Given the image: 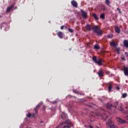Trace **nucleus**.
Returning a JSON list of instances; mask_svg holds the SVG:
<instances>
[{"label": "nucleus", "instance_id": "nucleus-1", "mask_svg": "<svg viewBox=\"0 0 128 128\" xmlns=\"http://www.w3.org/2000/svg\"><path fill=\"white\" fill-rule=\"evenodd\" d=\"M86 28L88 30H93L94 32H96V34L98 36H101V34H102V30H100V28H98V26H94V27H92V28L90 25L87 24Z\"/></svg>", "mask_w": 128, "mask_h": 128}, {"label": "nucleus", "instance_id": "nucleus-2", "mask_svg": "<svg viewBox=\"0 0 128 128\" xmlns=\"http://www.w3.org/2000/svg\"><path fill=\"white\" fill-rule=\"evenodd\" d=\"M92 60L96 64H98V66H102V60L100 58L98 59L96 56H93Z\"/></svg>", "mask_w": 128, "mask_h": 128}, {"label": "nucleus", "instance_id": "nucleus-3", "mask_svg": "<svg viewBox=\"0 0 128 128\" xmlns=\"http://www.w3.org/2000/svg\"><path fill=\"white\" fill-rule=\"evenodd\" d=\"M106 125L108 126L110 128H118V126L114 125V122L112 120H109L108 122H106Z\"/></svg>", "mask_w": 128, "mask_h": 128}, {"label": "nucleus", "instance_id": "nucleus-4", "mask_svg": "<svg viewBox=\"0 0 128 128\" xmlns=\"http://www.w3.org/2000/svg\"><path fill=\"white\" fill-rule=\"evenodd\" d=\"M81 12H82V18H88V14L86 13V12L81 10Z\"/></svg>", "mask_w": 128, "mask_h": 128}, {"label": "nucleus", "instance_id": "nucleus-5", "mask_svg": "<svg viewBox=\"0 0 128 128\" xmlns=\"http://www.w3.org/2000/svg\"><path fill=\"white\" fill-rule=\"evenodd\" d=\"M117 122H118L120 124H126V121L119 118H117Z\"/></svg>", "mask_w": 128, "mask_h": 128}, {"label": "nucleus", "instance_id": "nucleus-6", "mask_svg": "<svg viewBox=\"0 0 128 128\" xmlns=\"http://www.w3.org/2000/svg\"><path fill=\"white\" fill-rule=\"evenodd\" d=\"M72 6H74V8H78V2H76L75 0H72L71 2Z\"/></svg>", "mask_w": 128, "mask_h": 128}, {"label": "nucleus", "instance_id": "nucleus-7", "mask_svg": "<svg viewBox=\"0 0 128 128\" xmlns=\"http://www.w3.org/2000/svg\"><path fill=\"white\" fill-rule=\"evenodd\" d=\"M71 124L70 120H67L64 122H62L60 124V126H62V124Z\"/></svg>", "mask_w": 128, "mask_h": 128}, {"label": "nucleus", "instance_id": "nucleus-8", "mask_svg": "<svg viewBox=\"0 0 128 128\" xmlns=\"http://www.w3.org/2000/svg\"><path fill=\"white\" fill-rule=\"evenodd\" d=\"M115 30H116V32H117L118 34H120V27H118V26H115Z\"/></svg>", "mask_w": 128, "mask_h": 128}, {"label": "nucleus", "instance_id": "nucleus-9", "mask_svg": "<svg viewBox=\"0 0 128 128\" xmlns=\"http://www.w3.org/2000/svg\"><path fill=\"white\" fill-rule=\"evenodd\" d=\"M124 73L125 76H128V68L124 67Z\"/></svg>", "mask_w": 128, "mask_h": 128}, {"label": "nucleus", "instance_id": "nucleus-10", "mask_svg": "<svg viewBox=\"0 0 128 128\" xmlns=\"http://www.w3.org/2000/svg\"><path fill=\"white\" fill-rule=\"evenodd\" d=\"M97 74H98L99 76H101V77L104 76V71L103 70H100Z\"/></svg>", "mask_w": 128, "mask_h": 128}, {"label": "nucleus", "instance_id": "nucleus-11", "mask_svg": "<svg viewBox=\"0 0 128 128\" xmlns=\"http://www.w3.org/2000/svg\"><path fill=\"white\" fill-rule=\"evenodd\" d=\"M102 118L104 120H106V118H108V116L106 115V114H102L101 115Z\"/></svg>", "mask_w": 128, "mask_h": 128}, {"label": "nucleus", "instance_id": "nucleus-12", "mask_svg": "<svg viewBox=\"0 0 128 128\" xmlns=\"http://www.w3.org/2000/svg\"><path fill=\"white\" fill-rule=\"evenodd\" d=\"M58 36H59V38H63V35H62V32H58V34H57Z\"/></svg>", "mask_w": 128, "mask_h": 128}, {"label": "nucleus", "instance_id": "nucleus-13", "mask_svg": "<svg viewBox=\"0 0 128 128\" xmlns=\"http://www.w3.org/2000/svg\"><path fill=\"white\" fill-rule=\"evenodd\" d=\"M12 8H14V6H10L8 7L7 8L6 12H10V10H12Z\"/></svg>", "mask_w": 128, "mask_h": 128}, {"label": "nucleus", "instance_id": "nucleus-14", "mask_svg": "<svg viewBox=\"0 0 128 128\" xmlns=\"http://www.w3.org/2000/svg\"><path fill=\"white\" fill-rule=\"evenodd\" d=\"M110 44L112 46H114V47H116V46H118V43L116 42H111L110 43Z\"/></svg>", "mask_w": 128, "mask_h": 128}, {"label": "nucleus", "instance_id": "nucleus-15", "mask_svg": "<svg viewBox=\"0 0 128 128\" xmlns=\"http://www.w3.org/2000/svg\"><path fill=\"white\" fill-rule=\"evenodd\" d=\"M124 46H126V48H128V41L127 40H125L124 42Z\"/></svg>", "mask_w": 128, "mask_h": 128}, {"label": "nucleus", "instance_id": "nucleus-16", "mask_svg": "<svg viewBox=\"0 0 128 128\" xmlns=\"http://www.w3.org/2000/svg\"><path fill=\"white\" fill-rule=\"evenodd\" d=\"M94 18L96 20H98V16L96 14H92Z\"/></svg>", "mask_w": 128, "mask_h": 128}, {"label": "nucleus", "instance_id": "nucleus-17", "mask_svg": "<svg viewBox=\"0 0 128 128\" xmlns=\"http://www.w3.org/2000/svg\"><path fill=\"white\" fill-rule=\"evenodd\" d=\"M117 108H118L119 110H120V112H122V110H124V108H122V104H120V106L118 107Z\"/></svg>", "mask_w": 128, "mask_h": 128}, {"label": "nucleus", "instance_id": "nucleus-18", "mask_svg": "<svg viewBox=\"0 0 128 128\" xmlns=\"http://www.w3.org/2000/svg\"><path fill=\"white\" fill-rule=\"evenodd\" d=\"M100 18H102V20H104L105 18V15L104 14H102L100 16Z\"/></svg>", "mask_w": 128, "mask_h": 128}, {"label": "nucleus", "instance_id": "nucleus-19", "mask_svg": "<svg viewBox=\"0 0 128 128\" xmlns=\"http://www.w3.org/2000/svg\"><path fill=\"white\" fill-rule=\"evenodd\" d=\"M112 106V104H106V107L108 108H110Z\"/></svg>", "mask_w": 128, "mask_h": 128}, {"label": "nucleus", "instance_id": "nucleus-20", "mask_svg": "<svg viewBox=\"0 0 128 128\" xmlns=\"http://www.w3.org/2000/svg\"><path fill=\"white\" fill-rule=\"evenodd\" d=\"M105 2L107 4V6H110V2L109 0H106Z\"/></svg>", "mask_w": 128, "mask_h": 128}, {"label": "nucleus", "instance_id": "nucleus-21", "mask_svg": "<svg viewBox=\"0 0 128 128\" xmlns=\"http://www.w3.org/2000/svg\"><path fill=\"white\" fill-rule=\"evenodd\" d=\"M94 48L96 50H99L100 49V46H98V45H95Z\"/></svg>", "mask_w": 128, "mask_h": 128}, {"label": "nucleus", "instance_id": "nucleus-22", "mask_svg": "<svg viewBox=\"0 0 128 128\" xmlns=\"http://www.w3.org/2000/svg\"><path fill=\"white\" fill-rule=\"evenodd\" d=\"M112 85H110L108 87V91L109 92H110V90H112Z\"/></svg>", "mask_w": 128, "mask_h": 128}, {"label": "nucleus", "instance_id": "nucleus-23", "mask_svg": "<svg viewBox=\"0 0 128 128\" xmlns=\"http://www.w3.org/2000/svg\"><path fill=\"white\" fill-rule=\"evenodd\" d=\"M128 96V94L126 93H124L122 94V98H126V96Z\"/></svg>", "mask_w": 128, "mask_h": 128}, {"label": "nucleus", "instance_id": "nucleus-24", "mask_svg": "<svg viewBox=\"0 0 128 128\" xmlns=\"http://www.w3.org/2000/svg\"><path fill=\"white\" fill-rule=\"evenodd\" d=\"M40 108V106H37L36 108H34V110L36 114H38V110H36V108Z\"/></svg>", "mask_w": 128, "mask_h": 128}, {"label": "nucleus", "instance_id": "nucleus-25", "mask_svg": "<svg viewBox=\"0 0 128 128\" xmlns=\"http://www.w3.org/2000/svg\"><path fill=\"white\" fill-rule=\"evenodd\" d=\"M118 102H116L114 104V106H115V108H116L118 106Z\"/></svg>", "mask_w": 128, "mask_h": 128}, {"label": "nucleus", "instance_id": "nucleus-26", "mask_svg": "<svg viewBox=\"0 0 128 128\" xmlns=\"http://www.w3.org/2000/svg\"><path fill=\"white\" fill-rule=\"evenodd\" d=\"M108 38H112V34L108 35Z\"/></svg>", "mask_w": 128, "mask_h": 128}, {"label": "nucleus", "instance_id": "nucleus-27", "mask_svg": "<svg viewBox=\"0 0 128 128\" xmlns=\"http://www.w3.org/2000/svg\"><path fill=\"white\" fill-rule=\"evenodd\" d=\"M69 32H74V30L72 28H68V29Z\"/></svg>", "mask_w": 128, "mask_h": 128}, {"label": "nucleus", "instance_id": "nucleus-28", "mask_svg": "<svg viewBox=\"0 0 128 128\" xmlns=\"http://www.w3.org/2000/svg\"><path fill=\"white\" fill-rule=\"evenodd\" d=\"M70 126H70L68 125V126H64L63 128H70Z\"/></svg>", "mask_w": 128, "mask_h": 128}, {"label": "nucleus", "instance_id": "nucleus-29", "mask_svg": "<svg viewBox=\"0 0 128 128\" xmlns=\"http://www.w3.org/2000/svg\"><path fill=\"white\" fill-rule=\"evenodd\" d=\"M28 118H30V116H32V114H30V113H28V114H26Z\"/></svg>", "mask_w": 128, "mask_h": 128}, {"label": "nucleus", "instance_id": "nucleus-30", "mask_svg": "<svg viewBox=\"0 0 128 128\" xmlns=\"http://www.w3.org/2000/svg\"><path fill=\"white\" fill-rule=\"evenodd\" d=\"M116 50H117V52H118V54H120V48H116Z\"/></svg>", "mask_w": 128, "mask_h": 128}, {"label": "nucleus", "instance_id": "nucleus-31", "mask_svg": "<svg viewBox=\"0 0 128 128\" xmlns=\"http://www.w3.org/2000/svg\"><path fill=\"white\" fill-rule=\"evenodd\" d=\"M125 56L126 58L128 57V52H125Z\"/></svg>", "mask_w": 128, "mask_h": 128}, {"label": "nucleus", "instance_id": "nucleus-32", "mask_svg": "<svg viewBox=\"0 0 128 128\" xmlns=\"http://www.w3.org/2000/svg\"><path fill=\"white\" fill-rule=\"evenodd\" d=\"M73 92L75 93V94H78V91H76V90H73Z\"/></svg>", "mask_w": 128, "mask_h": 128}, {"label": "nucleus", "instance_id": "nucleus-33", "mask_svg": "<svg viewBox=\"0 0 128 128\" xmlns=\"http://www.w3.org/2000/svg\"><path fill=\"white\" fill-rule=\"evenodd\" d=\"M122 60H126V58H124V56H122Z\"/></svg>", "mask_w": 128, "mask_h": 128}, {"label": "nucleus", "instance_id": "nucleus-34", "mask_svg": "<svg viewBox=\"0 0 128 128\" xmlns=\"http://www.w3.org/2000/svg\"><path fill=\"white\" fill-rule=\"evenodd\" d=\"M120 14H122V12L120 11V10L118 8H117Z\"/></svg>", "mask_w": 128, "mask_h": 128}, {"label": "nucleus", "instance_id": "nucleus-35", "mask_svg": "<svg viewBox=\"0 0 128 128\" xmlns=\"http://www.w3.org/2000/svg\"><path fill=\"white\" fill-rule=\"evenodd\" d=\"M60 28H61V30H64V26H62L60 27Z\"/></svg>", "mask_w": 128, "mask_h": 128}, {"label": "nucleus", "instance_id": "nucleus-36", "mask_svg": "<svg viewBox=\"0 0 128 128\" xmlns=\"http://www.w3.org/2000/svg\"><path fill=\"white\" fill-rule=\"evenodd\" d=\"M64 116H65V118H67L68 117V115L66 114H64Z\"/></svg>", "mask_w": 128, "mask_h": 128}, {"label": "nucleus", "instance_id": "nucleus-37", "mask_svg": "<svg viewBox=\"0 0 128 128\" xmlns=\"http://www.w3.org/2000/svg\"><path fill=\"white\" fill-rule=\"evenodd\" d=\"M117 90H120V87H116Z\"/></svg>", "mask_w": 128, "mask_h": 128}, {"label": "nucleus", "instance_id": "nucleus-38", "mask_svg": "<svg viewBox=\"0 0 128 128\" xmlns=\"http://www.w3.org/2000/svg\"><path fill=\"white\" fill-rule=\"evenodd\" d=\"M61 118H63L62 116H61Z\"/></svg>", "mask_w": 128, "mask_h": 128}, {"label": "nucleus", "instance_id": "nucleus-39", "mask_svg": "<svg viewBox=\"0 0 128 128\" xmlns=\"http://www.w3.org/2000/svg\"><path fill=\"white\" fill-rule=\"evenodd\" d=\"M106 9V8H104V10H105Z\"/></svg>", "mask_w": 128, "mask_h": 128}, {"label": "nucleus", "instance_id": "nucleus-40", "mask_svg": "<svg viewBox=\"0 0 128 128\" xmlns=\"http://www.w3.org/2000/svg\"><path fill=\"white\" fill-rule=\"evenodd\" d=\"M34 114H33V116H34Z\"/></svg>", "mask_w": 128, "mask_h": 128}, {"label": "nucleus", "instance_id": "nucleus-41", "mask_svg": "<svg viewBox=\"0 0 128 128\" xmlns=\"http://www.w3.org/2000/svg\"><path fill=\"white\" fill-rule=\"evenodd\" d=\"M71 126H72V124H71Z\"/></svg>", "mask_w": 128, "mask_h": 128}]
</instances>
